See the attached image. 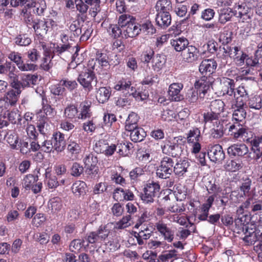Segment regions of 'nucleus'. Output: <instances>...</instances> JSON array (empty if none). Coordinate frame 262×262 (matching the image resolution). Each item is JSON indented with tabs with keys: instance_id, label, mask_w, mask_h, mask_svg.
I'll use <instances>...</instances> for the list:
<instances>
[{
	"instance_id": "nucleus-1",
	"label": "nucleus",
	"mask_w": 262,
	"mask_h": 262,
	"mask_svg": "<svg viewBox=\"0 0 262 262\" xmlns=\"http://www.w3.org/2000/svg\"><path fill=\"white\" fill-rule=\"evenodd\" d=\"M88 67L91 68L92 70H95L96 73L100 76V78L107 80L111 77L108 72L110 64L108 62V57L106 53L97 52L95 60L93 59L89 61Z\"/></svg>"
},
{
	"instance_id": "nucleus-2",
	"label": "nucleus",
	"mask_w": 262,
	"mask_h": 262,
	"mask_svg": "<svg viewBox=\"0 0 262 262\" xmlns=\"http://www.w3.org/2000/svg\"><path fill=\"white\" fill-rule=\"evenodd\" d=\"M195 88L198 90H190L187 93V99L191 103H195L198 99V94L200 98H203L205 94L210 88L209 81L207 80L206 75L202 76L200 79L196 81L194 84Z\"/></svg>"
},
{
	"instance_id": "nucleus-3",
	"label": "nucleus",
	"mask_w": 262,
	"mask_h": 262,
	"mask_svg": "<svg viewBox=\"0 0 262 262\" xmlns=\"http://www.w3.org/2000/svg\"><path fill=\"white\" fill-rule=\"evenodd\" d=\"M97 74L95 70L88 67L86 71L82 72L78 77V81L83 88L88 92L91 91L97 83L95 74Z\"/></svg>"
},
{
	"instance_id": "nucleus-4",
	"label": "nucleus",
	"mask_w": 262,
	"mask_h": 262,
	"mask_svg": "<svg viewBox=\"0 0 262 262\" xmlns=\"http://www.w3.org/2000/svg\"><path fill=\"white\" fill-rule=\"evenodd\" d=\"M221 93L227 102L235 97V81L233 79L223 77L220 79Z\"/></svg>"
},
{
	"instance_id": "nucleus-5",
	"label": "nucleus",
	"mask_w": 262,
	"mask_h": 262,
	"mask_svg": "<svg viewBox=\"0 0 262 262\" xmlns=\"http://www.w3.org/2000/svg\"><path fill=\"white\" fill-rule=\"evenodd\" d=\"M174 161L170 157H164L156 170L157 176L161 179L169 178L173 171Z\"/></svg>"
},
{
	"instance_id": "nucleus-6",
	"label": "nucleus",
	"mask_w": 262,
	"mask_h": 262,
	"mask_svg": "<svg viewBox=\"0 0 262 262\" xmlns=\"http://www.w3.org/2000/svg\"><path fill=\"white\" fill-rule=\"evenodd\" d=\"M163 154L173 158H180L183 152V145L170 141H167L163 146H161Z\"/></svg>"
},
{
	"instance_id": "nucleus-7",
	"label": "nucleus",
	"mask_w": 262,
	"mask_h": 262,
	"mask_svg": "<svg viewBox=\"0 0 262 262\" xmlns=\"http://www.w3.org/2000/svg\"><path fill=\"white\" fill-rule=\"evenodd\" d=\"M160 185L156 183H151L147 184L144 188V193H141L140 197L142 200L146 204L152 203L154 198L159 192Z\"/></svg>"
},
{
	"instance_id": "nucleus-8",
	"label": "nucleus",
	"mask_w": 262,
	"mask_h": 262,
	"mask_svg": "<svg viewBox=\"0 0 262 262\" xmlns=\"http://www.w3.org/2000/svg\"><path fill=\"white\" fill-rule=\"evenodd\" d=\"M11 61L15 62L18 69L21 71L27 72L34 71L37 66L32 63H24L20 54L18 52H12L8 56Z\"/></svg>"
},
{
	"instance_id": "nucleus-9",
	"label": "nucleus",
	"mask_w": 262,
	"mask_h": 262,
	"mask_svg": "<svg viewBox=\"0 0 262 262\" xmlns=\"http://www.w3.org/2000/svg\"><path fill=\"white\" fill-rule=\"evenodd\" d=\"M131 81L126 78H122L118 80L114 85V89L120 91L125 97L133 96L137 97L135 89L131 86Z\"/></svg>"
},
{
	"instance_id": "nucleus-10",
	"label": "nucleus",
	"mask_w": 262,
	"mask_h": 262,
	"mask_svg": "<svg viewBox=\"0 0 262 262\" xmlns=\"http://www.w3.org/2000/svg\"><path fill=\"white\" fill-rule=\"evenodd\" d=\"M252 184V181L251 179L248 178L244 180L241 185L240 186V190L243 192V194H238L236 191H232L231 195V199L234 203H239L242 201L244 196H249L250 194L251 186Z\"/></svg>"
},
{
	"instance_id": "nucleus-11",
	"label": "nucleus",
	"mask_w": 262,
	"mask_h": 262,
	"mask_svg": "<svg viewBox=\"0 0 262 262\" xmlns=\"http://www.w3.org/2000/svg\"><path fill=\"white\" fill-rule=\"evenodd\" d=\"M210 160L216 163H221L225 158V154L222 146L219 144L212 145L208 151Z\"/></svg>"
},
{
	"instance_id": "nucleus-12",
	"label": "nucleus",
	"mask_w": 262,
	"mask_h": 262,
	"mask_svg": "<svg viewBox=\"0 0 262 262\" xmlns=\"http://www.w3.org/2000/svg\"><path fill=\"white\" fill-rule=\"evenodd\" d=\"M249 148L244 144H234L227 148V154L231 158L243 157L248 154Z\"/></svg>"
},
{
	"instance_id": "nucleus-13",
	"label": "nucleus",
	"mask_w": 262,
	"mask_h": 262,
	"mask_svg": "<svg viewBox=\"0 0 262 262\" xmlns=\"http://www.w3.org/2000/svg\"><path fill=\"white\" fill-rule=\"evenodd\" d=\"M155 227L165 241L168 243H171L173 240L174 231L168 227L167 225L163 221H159L156 223Z\"/></svg>"
},
{
	"instance_id": "nucleus-14",
	"label": "nucleus",
	"mask_w": 262,
	"mask_h": 262,
	"mask_svg": "<svg viewBox=\"0 0 262 262\" xmlns=\"http://www.w3.org/2000/svg\"><path fill=\"white\" fill-rule=\"evenodd\" d=\"M199 50L193 46H188L182 53L183 60L186 62L191 63L198 60Z\"/></svg>"
},
{
	"instance_id": "nucleus-15",
	"label": "nucleus",
	"mask_w": 262,
	"mask_h": 262,
	"mask_svg": "<svg viewBox=\"0 0 262 262\" xmlns=\"http://www.w3.org/2000/svg\"><path fill=\"white\" fill-rule=\"evenodd\" d=\"M216 67L217 63L214 59H205L200 64L199 71L202 75H210L215 72Z\"/></svg>"
},
{
	"instance_id": "nucleus-16",
	"label": "nucleus",
	"mask_w": 262,
	"mask_h": 262,
	"mask_svg": "<svg viewBox=\"0 0 262 262\" xmlns=\"http://www.w3.org/2000/svg\"><path fill=\"white\" fill-rule=\"evenodd\" d=\"M183 88V85L179 83H173L169 85L168 95L172 101L178 102L183 99V95L180 94Z\"/></svg>"
},
{
	"instance_id": "nucleus-17",
	"label": "nucleus",
	"mask_w": 262,
	"mask_h": 262,
	"mask_svg": "<svg viewBox=\"0 0 262 262\" xmlns=\"http://www.w3.org/2000/svg\"><path fill=\"white\" fill-rule=\"evenodd\" d=\"M52 142H54L55 150L57 152H62L66 148V142L64 135L60 132H56L53 134L52 137Z\"/></svg>"
},
{
	"instance_id": "nucleus-18",
	"label": "nucleus",
	"mask_w": 262,
	"mask_h": 262,
	"mask_svg": "<svg viewBox=\"0 0 262 262\" xmlns=\"http://www.w3.org/2000/svg\"><path fill=\"white\" fill-rule=\"evenodd\" d=\"M153 231L149 229L148 226L141 227V229L139 232H135L134 236L136 238L138 244L143 245L146 241L150 238Z\"/></svg>"
},
{
	"instance_id": "nucleus-19",
	"label": "nucleus",
	"mask_w": 262,
	"mask_h": 262,
	"mask_svg": "<svg viewBox=\"0 0 262 262\" xmlns=\"http://www.w3.org/2000/svg\"><path fill=\"white\" fill-rule=\"evenodd\" d=\"M31 28L33 29L36 35L42 36L48 31L47 21L45 19H35Z\"/></svg>"
},
{
	"instance_id": "nucleus-20",
	"label": "nucleus",
	"mask_w": 262,
	"mask_h": 262,
	"mask_svg": "<svg viewBox=\"0 0 262 262\" xmlns=\"http://www.w3.org/2000/svg\"><path fill=\"white\" fill-rule=\"evenodd\" d=\"M189 163L187 159L177 160L173 167V172L179 177L183 176L187 171Z\"/></svg>"
},
{
	"instance_id": "nucleus-21",
	"label": "nucleus",
	"mask_w": 262,
	"mask_h": 262,
	"mask_svg": "<svg viewBox=\"0 0 262 262\" xmlns=\"http://www.w3.org/2000/svg\"><path fill=\"white\" fill-rule=\"evenodd\" d=\"M127 131L130 132V139L134 142H141L146 136V132L140 127L137 126L134 127L133 129L127 130Z\"/></svg>"
},
{
	"instance_id": "nucleus-22",
	"label": "nucleus",
	"mask_w": 262,
	"mask_h": 262,
	"mask_svg": "<svg viewBox=\"0 0 262 262\" xmlns=\"http://www.w3.org/2000/svg\"><path fill=\"white\" fill-rule=\"evenodd\" d=\"M155 8L157 13H170L172 8V3L170 0H159Z\"/></svg>"
},
{
	"instance_id": "nucleus-23",
	"label": "nucleus",
	"mask_w": 262,
	"mask_h": 262,
	"mask_svg": "<svg viewBox=\"0 0 262 262\" xmlns=\"http://www.w3.org/2000/svg\"><path fill=\"white\" fill-rule=\"evenodd\" d=\"M156 21L160 28H166L171 24V15L170 13H157Z\"/></svg>"
},
{
	"instance_id": "nucleus-24",
	"label": "nucleus",
	"mask_w": 262,
	"mask_h": 262,
	"mask_svg": "<svg viewBox=\"0 0 262 262\" xmlns=\"http://www.w3.org/2000/svg\"><path fill=\"white\" fill-rule=\"evenodd\" d=\"M140 28V24L135 21L133 24H129L128 26L124 28L123 30L124 35L126 38L134 37L140 34L141 32V29Z\"/></svg>"
},
{
	"instance_id": "nucleus-25",
	"label": "nucleus",
	"mask_w": 262,
	"mask_h": 262,
	"mask_svg": "<svg viewBox=\"0 0 262 262\" xmlns=\"http://www.w3.org/2000/svg\"><path fill=\"white\" fill-rule=\"evenodd\" d=\"M242 230L245 234V236L243 238L244 241L248 245H252L254 244L257 240H259L257 238V233L253 231L252 229H251L249 231L248 227L244 225H242Z\"/></svg>"
},
{
	"instance_id": "nucleus-26",
	"label": "nucleus",
	"mask_w": 262,
	"mask_h": 262,
	"mask_svg": "<svg viewBox=\"0 0 262 262\" xmlns=\"http://www.w3.org/2000/svg\"><path fill=\"white\" fill-rule=\"evenodd\" d=\"M188 40L184 37H179L170 40V45L177 52H181L188 46Z\"/></svg>"
},
{
	"instance_id": "nucleus-27",
	"label": "nucleus",
	"mask_w": 262,
	"mask_h": 262,
	"mask_svg": "<svg viewBox=\"0 0 262 262\" xmlns=\"http://www.w3.org/2000/svg\"><path fill=\"white\" fill-rule=\"evenodd\" d=\"M111 95L110 88H100L96 93V98L99 103H104L110 98Z\"/></svg>"
},
{
	"instance_id": "nucleus-28",
	"label": "nucleus",
	"mask_w": 262,
	"mask_h": 262,
	"mask_svg": "<svg viewBox=\"0 0 262 262\" xmlns=\"http://www.w3.org/2000/svg\"><path fill=\"white\" fill-rule=\"evenodd\" d=\"M86 184L81 181H76L72 186V190L75 195L80 196L86 193Z\"/></svg>"
},
{
	"instance_id": "nucleus-29",
	"label": "nucleus",
	"mask_w": 262,
	"mask_h": 262,
	"mask_svg": "<svg viewBox=\"0 0 262 262\" xmlns=\"http://www.w3.org/2000/svg\"><path fill=\"white\" fill-rule=\"evenodd\" d=\"M81 149L82 147L80 144L71 140L69 141L67 146V150L72 157L77 158L81 152Z\"/></svg>"
},
{
	"instance_id": "nucleus-30",
	"label": "nucleus",
	"mask_w": 262,
	"mask_h": 262,
	"mask_svg": "<svg viewBox=\"0 0 262 262\" xmlns=\"http://www.w3.org/2000/svg\"><path fill=\"white\" fill-rule=\"evenodd\" d=\"M138 120L139 117L136 113L134 112L130 113L125 122L126 130L133 129L134 127H137Z\"/></svg>"
},
{
	"instance_id": "nucleus-31",
	"label": "nucleus",
	"mask_w": 262,
	"mask_h": 262,
	"mask_svg": "<svg viewBox=\"0 0 262 262\" xmlns=\"http://www.w3.org/2000/svg\"><path fill=\"white\" fill-rule=\"evenodd\" d=\"M38 76L36 74H23L21 80L23 82L24 86L30 87L31 85H35L38 81Z\"/></svg>"
},
{
	"instance_id": "nucleus-32",
	"label": "nucleus",
	"mask_w": 262,
	"mask_h": 262,
	"mask_svg": "<svg viewBox=\"0 0 262 262\" xmlns=\"http://www.w3.org/2000/svg\"><path fill=\"white\" fill-rule=\"evenodd\" d=\"M224 167L227 171L234 172L241 169L243 165L239 160H231L227 161Z\"/></svg>"
},
{
	"instance_id": "nucleus-33",
	"label": "nucleus",
	"mask_w": 262,
	"mask_h": 262,
	"mask_svg": "<svg viewBox=\"0 0 262 262\" xmlns=\"http://www.w3.org/2000/svg\"><path fill=\"white\" fill-rule=\"evenodd\" d=\"M81 111L80 113L78 114V119H85L91 116V105L88 102H83L80 104Z\"/></svg>"
},
{
	"instance_id": "nucleus-34",
	"label": "nucleus",
	"mask_w": 262,
	"mask_h": 262,
	"mask_svg": "<svg viewBox=\"0 0 262 262\" xmlns=\"http://www.w3.org/2000/svg\"><path fill=\"white\" fill-rule=\"evenodd\" d=\"M224 101L220 99H217L211 102L210 108L211 111L214 112V114L220 115L224 111Z\"/></svg>"
},
{
	"instance_id": "nucleus-35",
	"label": "nucleus",
	"mask_w": 262,
	"mask_h": 262,
	"mask_svg": "<svg viewBox=\"0 0 262 262\" xmlns=\"http://www.w3.org/2000/svg\"><path fill=\"white\" fill-rule=\"evenodd\" d=\"M234 110L232 115L233 119L238 122L243 121L246 118L247 112L246 108L244 107H231Z\"/></svg>"
},
{
	"instance_id": "nucleus-36",
	"label": "nucleus",
	"mask_w": 262,
	"mask_h": 262,
	"mask_svg": "<svg viewBox=\"0 0 262 262\" xmlns=\"http://www.w3.org/2000/svg\"><path fill=\"white\" fill-rule=\"evenodd\" d=\"M233 131V136L235 138L237 139L239 137L245 136V134H247L246 129L244 128L238 122L235 123L230 126L229 130H232L233 129H237Z\"/></svg>"
},
{
	"instance_id": "nucleus-37",
	"label": "nucleus",
	"mask_w": 262,
	"mask_h": 262,
	"mask_svg": "<svg viewBox=\"0 0 262 262\" xmlns=\"http://www.w3.org/2000/svg\"><path fill=\"white\" fill-rule=\"evenodd\" d=\"M234 15V12L231 9H224L221 10L219 21L221 24H224L229 21Z\"/></svg>"
},
{
	"instance_id": "nucleus-38",
	"label": "nucleus",
	"mask_w": 262,
	"mask_h": 262,
	"mask_svg": "<svg viewBox=\"0 0 262 262\" xmlns=\"http://www.w3.org/2000/svg\"><path fill=\"white\" fill-rule=\"evenodd\" d=\"M19 95L20 92L19 91H14L13 89H12L6 94L4 98L13 106L15 105L18 101Z\"/></svg>"
},
{
	"instance_id": "nucleus-39",
	"label": "nucleus",
	"mask_w": 262,
	"mask_h": 262,
	"mask_svg": "<svg viewBox=\"0 0 262 262\" xmlns=\"http://www.w3.org/2000/svg\"><path fill=\"white\" fill-rule=\"evenodd\" d=\"M136 19L133 16L128 14H122L120 16L118 19V24L123 30L124 28L128 26V25L133 24Z\"/></svg>"
},
{
	"instance_id": "nucleus-40",
	"label": "nucleus",
	"mask_w": 262,
	"mask_h": 262,
	"mask_svg": "<svg viewBox=\"0 0 262 262\" xmlns=\"http://www.w3.org/2000/svg\"><path fill=\"white\" fill-rule=\"evenodd\" d=\"M69 29L71 33L70 38L77 37L81 34V29L78 20L73 21L69 26Z\"/></svg>"
},
{
	"instance_id": "nucleus-41",
	"label": "nucleus",
	"mask_w": 262,
	"mask_h": 262,
	"mask_svg": "<svg viewBox=\"0 0 262 262\" xmlns=\"http://www.w3.org/2000/svg\"><path fill=\"white\" fill-rule=\"evenodd\" d=\"M247 98L242 97L241 96H237L236 94L235 97L232 100L228 101L227 103L230 104L231 107H244L247 108L246 105V99Z\"/></svg>"
},
{
	"instance_id": "nucleus-42",
	"label": "nucleus",
	"mask_w": 262,
	"mask_h": 262,
	"mask_svg": "<svg viewBox=\"0 0 262 262\" xmlns=\"http://www.w3.org/2000/svg\"><path fill=\"white\" fill-rule=\"evenodd\" d=\"M5 139L13 149H16L18 138L14 131H8L5 135Z\"/></svg>"
},
{
	"instance_id": "nucleus-43",
	"label": "nucleus",
	"mask_w": 262,
	"mask_h": 262,
	"mask_svg": "<svg viewBox=\"0 0 262 262\" xmlns=\"http://www.w3.org/2000/svg\"><path fill=\"white\" fill-rule=\"evenodd\" d=\"M48 206L51 208L52 212H59L62 207L61 200L58 197H55L51 199L49 203Z\"/></svg>"
},
{
	"instance_id": "nucleus-44",
	"label": "nucleus",
	"mask_w": 262,
	"mask_h": 262,
	"mask_svg": "<svg viewBox=\"0 0 262 262\" xmlns=\"http://www.w3.org/2000/svg\"><path fill=\"white\" fill-rule=\"evenodd\" d=\"M64 114L69 119L78 118V111L77 107L74 104L68 105L64 109Z\"/></svg>"
},
{
	"instance_id": "nucleus-45",
	"label": "nucleus",
	"mask_w": 262,
	"mask_h": 262,
	"mask_svg": "<svg viewBox=\"0 0 262 262\" xmlns=\"http://www.w3.org/2000/svg\"><path fill=\"white\" fill-rule=\"evenodd\" d=\"M224 135V126L220 122H216V125L211 129V136L214 139H220Z\"/></svg>"
},
{
	"instance_id": "nucleus-46",
	"label": "nucleus",
	"mask_w": 262,
	"mask_h": 262,
	"mask_svg": "<svg viewBox=\"0 0 262 262\" xmlns=\"http://www.w3.org/2000/svg\"><path fill=\"white\" fill-rule=\"evenodd\" d=\"M21 15L27 26L29 28H31L35 19H33V16L31 12H29L26 8H24L21 10Z\"/></svg>"
},
{
	"instance_id": "nucleus-47",
	"label": "nucleus",
	"mask_w": 262,
	"mask_h": 262,
	"mask_svg": "<svg viewBox=\"0 0 262 262\" xmlns=\"http://www.w3.org/2000/svg\"><path fill=\"white\" fill-rule=\"evenodd\" d=\"M91 6L89 14L93 17H95L98 12L100 11V0H91L90 2H85Z\"/></svg>"
},
{
	"instance_id": "nucleus-48",
	"label": "nucleus",
	"mask_w": 262,
	"mask_h": 262,
	"mask_svg": "<svg viewBox=\"0 0 262 262\" xmlns=\"http://www.w3.org/2000/svg\"><path fill=\"white\" fill-rule=\"evenodd\" d=\"M38 180V176H34L32 174L26 175L23 180V186L26 189L31 188L33 184L37 182Z\"/></svg>"
},
{
	"instance_id": "nucleus-49",
	"label": "nucleus",
	"mask_w": 262,
	"mask_h": 262,
	"mask_svg": "<svg viewBox=\"0 0 262 262\" xmlns=\"http://www.w3.org/2000/svg\"><path fill=\"white\" fill-rule=\"evenodd\" d=\"M72 49H74V48L69 43L59 45L54 48L53 53L61 56L64 53L70 52Z\"/></svg>"
},
{
	"instance_id": "nucleus-50",
	"label": "nucleus",
	"mask_w": 262,
	"mask_h": 262,
	"mask_svg": "<svg viewBox=\"0 0 262 262\" xmlns=\"http://www.w3.org/2000/svg\"><path fill=\"white\" fill-rule=\"evenodd\" d=\"M201 136V132L198 128L194 127L190 129L187 136L188 143H193L195 141H199Z\"/></svg>"
},
{
	"instance_id": "nucleus-51",
	"label": "nucleus",
	"mask_w": 262,
	"mask_h": 262,
	"mask_svg": "<svg viewBox=\"0 0 262 262\" xmlns=\"http://www.w3.org/2000/svg\"><path fill=\"white\" fill-rule=\"evenodd\" d=\"M117 146V152L123 156L127 155L128 151L133 147V144L130 142L120 143Z\"/></svg>"
},
{
	"instance_id": "nucleus-52",
	"label": "nucleus",
	"mask_w": 262,
	"mask_h": 262,
	"mask_svg": "<svg viewBox=\"0 0 262 262\" xmlns=\"http://www.w3.org/2000/svg\"><path fill=\"white\" fill-rule=\"evenodd\" d=\"M250 108L259 110L262 107V98L259 96L252 97L248 102Z\"/></svg>"
},
{
	"instance_id": "nucleus-53",
	"label": "nucleus",
	"mask_w": 262,
	"mask_h": 262,
	"mask_svg": "<svg viewBox=\"0 0 262 262\" xmlns=\"http://www.w3.org/2000/svg\"><path fill=\"white\" fill-rule=\"evenodd\" d=\"M105 245L106 247V248L112 252L116 251L120 247L119 239L116 237L109 238L108 241L105 242Z\"/></svg>"
},
{
	"instance_id": "nucleus-54",
	"label": "nucleus",
	"mask_w": 262,
	"mask_h": 262,
	"mask_svg": "<svg viewBox=\"0 0 262 262\" xmlns=\"http://www.w3.org/2000/svg\"><path fill=\"white\" fill-rule=\"evenodd\" d=\"M85 167H91L92 166H98V159L97 156L92 153L89 154L83 159Z\"/></svg>"
},
{
	"instance_id": "nucleus-55",
	"label": "nucleus",
	"mask_w": 262,
	"mask_h": 262,
	"mask_svg": "<svg viewBox=\"0 0 262 262\" xmlns=\"http://www.w3.org/2000/svg\"><path fill=\"white\" fill-rule=\"evenodd\" d=\"M250 149L253 153V159L255 163L262 162V147L250 146Z\"/></svg>"
},
{
	"instance_id": "nucleus-56",
	"label": "nucleus",
	"mask_w": 262,
	"mask_h": 262,
	"mask_svg": "<svg viewBox=\"0 0 262 262\" xmlns=\"http://www.w3.org/2000/svg\"><path fill=\"white\" fill-rule=\"evenodd\" d=\"M206 188L209 193H213L212 195L216 196L219 195L222 191V188L219 185H216L214 182L212 183L211 181L208 182Z\"/></svg>"
},
{
	"instance_id": "nucleus-57",
	"label": "nucleus",
	"mask_w": 262,
	"mask_h": 262,
	"mask_svg": "<svg viewBox=\"0 0 262 262\" xmlns=\"http://www.w3.org/2000/svg\"><path fill=\"white\" fill-rule=\"evenodd\" d=\"M233 9L234 11L235 12L234 14L237 15V17L241 18L248 13V8L246 7L245 4H235Z\"/></svg>"
},
{
	"instance_id": "nucleus-58",
	"label": "nucleus",
	"mask_w": 262,
	"mask_h": 262,
	"mask_svg": "<svg viewBox=\"0 0 262 262\" xmlns=\"http://www.w3.org/2000/svg\"><path fill=\"white\" fill-rule=\"evenodd\" d=\"M6 115H7L8 120L12 124H16L17 123H20V124H21V121H22V119L17 110H14L10 112H8Z\"/></svg>"
},
{
	"instance_id": "nucleus-59",
	"label": "nucleus",
	"mask_w": 262,
	"mask_h": 262,
	"mask_svg": "<svg viewBox=\"0 0 262 262\" xmlns=\"http://www.w3.org/2000/svg\"><path fill=\"white\" fill-rule=\"evenodd\" d=\"M84 172L88 179H95L98 177L99 168L98 166L86 167Z\"/></svg>"
},
{
	"instance_id": "nucleus-60",
	"label": "nucleus",
	"mask_w": 262,
	"mask_h": 262,
	"mask_svg": "<svg viewBox=\"0 0 262 262\" xmlns=\"http://www.w3.org/2000/svg\"><path fill=\"white\" fill-rule=\"evenodd\" d=\"M152 67L155 71H158L164 63V58L163 56L157 54L152 59Z\"/></svg>"
},
{
	"instance_id": "nucleus-61",
	"label": "nucleus",
	"mask_w": 262,
	"mask_h": 262,
	"mask_svg": "<svg viewBox=\"0 0 262 262\" xmlns=\"http://www.w3.org/2000/svg\"><path fill=\"white\" fill-rule=\"evenodd\" d=\"M41 150L47 153H50L55 150V146L53 143L52 140H45L40 142Z\"/></svg>"
},
{
	"instance_id": "nucleus-62",
	"label": "nucleus",
	"mask_w": 262,
	"mask_h": 262,
	"mask_svg": "<svg viewBox=\"0 0 262 262\" xmlns=\"http://www.w3.org/2000/svg\"><path fill=\"white\" fill-rule=\"evenodd\" d=\"M110 231L107 229L106 225L100 226L98 229L96 231L99 240L105 241L108 236Z\"/></svg>"
},
{
	"instance_id": "nucleus-63",
	"label": "nucleus",
	"mask_w": 262,
	"mask_h": 262,
	"mask_svg": "<svg viewBox=\"0 0 262 262\" xmlns=\"http://www.w3.org/2000/svg\"><path fill=\"white\" fill-rule=\"evenodd\" d=\"M15 42L16 45L20 46H27L31 42V39L26 34H21L18 35L15 38Z\"/></svg>"
},
{
	"instance_id": "nucleus-64",
	"label": "nucleus",
	"mask_w": 262,
	"mask_h": 262,
	"mask_svg": "<svg viewBox=\"0 0 262 262\" xmlns=\"http://www.w3.org/2000/svg\"><path fill=\"white\" fill-rule=\"evenodd\" d=\"M233 38V32L229 30H224L220 37V41L223 44L227 45L231 42Z\"/></svg>"
}]
</instances>
